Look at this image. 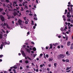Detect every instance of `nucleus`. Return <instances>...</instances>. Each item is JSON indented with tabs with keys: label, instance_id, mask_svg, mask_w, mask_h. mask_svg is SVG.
Segmentation results:
<instances>
[{
	"label": "nucleus",
	"instance_id": "obj_1",
	"mask_svg": "<svg viewBox=\"0 0 73 73\" xmlns=\"http://www.w3.org/2000/svg\"><path fill=\"white\" fill-rule=\"evenodd\" d=\"M58 57L59 58H63L65 57V56L63 54H60L58 55Z\"/></svg>",
	"mask_w": 73,
	"mask_h": 73
},
{
	"label": "nucleus",
	"instance_id": "obj_2",
	"mask_svg": "<svg viewBox=\"0 0 73 73\" xmlns=\"http://www.w3.org/2000/svg\"><path fill=\"white\" fill-rule=\"evenodd\" d=\"M0 17L1 20H2V21H5V18L3 15H0Z\"/></svg>",
	"mask_w": 73,
	"mask_h": 73
},
{
	"label": "nucleus",
	"instance_id": "obj_3",
	"mask_svg": "<svg viewBox=\"0 0 73 73\" xmlns=\"http://www.w3.org/2000/svg\"><path fill=\"white\" fill-rule=\"evenodd\" d=\"M21 52H22V55L23 57H26V55H25V53H24V51L22 50H21Z\"/></svg>",
	"mask_w": 73,
	"mask_h": 73
},
{
	"label": "nucleus",
	"instance_id": "obj_4",
	"mask_svg": "<svg viewBox=\"0 0 73 73\" xmlns=\"http://www.w3.org/2000/svg\"><path fill=\"white\" fill-rule=\"evenodd\" d=\"M68 14H67V17H68V18H70L71 17V15H70V12H69L67 13Z\"/></svg>",
	"mask_w": 73,
	"mask_h": 73
},
{
	"label": "nucleus",
	"instance_id": "obj_5",
	"mask_svg": "<svg viewBox=\"0 0 73 73\" xmlns=\"http://www.w3.org/2000/svg\"><path fill=\"white\" fill-rule=\"evenodd\" d=\"M13 13L14 16H16V15H18V13L16 11H14V12Z\"/></svg>",
	"mask_w": 73,
	"mask_h": 73
},
{
	"label": "nucleus",
	"instance_id": "obj_6",
	"mask_svg": "<svg viewBox=\"0 0 73 73\" xmlns=\"http://www.w3.org/2000/svg\"><path fill=\"white\" fill-rule=\"evenodd\" d=\"M2 44H3V45L4 46H5V44H7L8 45H9V44H10V42H9V43H7L6 42H5L4 43L3 42H2Z\"/></svg>",
	"mask_w": 73,
	"mask_h": 73
},
{
	"label": "nucleus",
	"instance_id": "obj_7",
	"mask_svg": "<svg viewBox=\"0 0 73 73\" xmlns=\"http://www.w3.org/2000/svg\"><path fill=\"white\" fill-rule=\"evenodd\" d=\"M34 16L35 17H34V19L35 20H37V15H36V14H35L34 15Z\"/></svg>",
	"mask_w": 73,
	"mask_h": 73
},
{
	"label": "nucleus",
	"instance_id": "obj_8",
	"mask_svg": "<svg viewBox=\"0 0 73 73\" xmlns=\"http://www.w3.org/2000/svg\"><path fill=\"white\" fill-rule=\"evenodd\" d=\"M26 50H27V52H28L29 53H30V52H31V51H30L29 49L27 48H26Z\"/></svg>",
	"mask_w": 73,
	"mask_h": 73
},
{
	"label": "nucleus",
	"instance_id": "obj_9",
	"mask_svg": "<svg viewBox=\"0 0 73 73\" xmlns=\"http://www.w3.org/2000/svg\"><path fill=\"white\" fill-rule=\"evenodd\" d=\"M68 11L69 12H70V11H72V7H71V9H70L69 7H68Z\"/></svg>",
	"mask_w": 73,
	"mask_h": 73
},
{
	"label": "nucleus",
	"instance_id": "obj_10",
	"mask_svg": "<svg viewBox=\"0 0 73 73\" xmlns=\"http://www.w3.org/2000/svg\"><path fill=\"white\" fill-rule=\"evenodd\" d=\"M18 22H19V23H22L23 21H22L21 20V19H19V21H18Z\"/></svg>",
	"mask_w": 73,
	"mask_h": 73
},
{
	"label": "nucleus",
	"instance_id": "obj_11",
	"mask_svg": "<svg viewBox=\"0 0 73 73\" xmlns=\"http://www.w3.org/2000/svg\"><path fill=\"white\" fill-rule=\"evenodd\" d=\"M70 44V42H67V45L68 46H69Z\"/></svg>",
	"mask_w": 73,
	"mask_h": 73
},
{
	"label": "nucleus",
	"instance_id": "obj_12",
	"mask_svg": "<svg viewBox=\"0 0 73 73\" xmlns=\"http://www.w3.org/2000/svg\"><path fill=\"white\" fill-rule=\"evenodd\" d=\"M3 38V35L1 34V35H0V39H2Z\"/></svg>",
	"mask_w": 73,
	"mask_h": 73
},
{
	"label": "nucleus",
	"instance_id": "obj_13",
	"mask_svg": "<svg viewBox=\"0 0 73 73\" xmlns=\"http://www.w3.org/2000/svg\"><path fill=\"white\" fill-rule=\"evenodd\" d=\"M69 54V51H68L67 52H66V54H67V56H69V55H70V54Z\"/></svg>",
	"mask_w": 73,
	"mask_h": 73
},
{
	"label": "nucleus",
	"instance_id": "obj_14",
	"mask_svg": "<svg viewBox=\"0 0 73 73\" xmlns=\"http://www.w3.org/2000/svg\"><path fill=\"white\" fill-rule=\"evenodd\" d=\"M65 36H66V40H68V36L66 35V34Z\"/></svg>",
	"mask_w": 73,
	"mask_h": 73
},
{
	"label": "nucleus",
	"instance_id": "obj_15",
	"mask_svg": "<svg viewBox=\"0 0 73 73\" xmlns=\"http://www.w3.org/2000/svg\"><path fill=\"white\" fill-rule=\"evenodd\" d=\"M14 69H17V65H15V66L13 67Z\"/></svg>",
	"mask_w": 73,
	"mask_h": 73
},
{
	"label": "nucleus",
	"instance_id": "obj_16",
	"mask_svg": "<svg viewBox=\"0 0 73 73\" xmlns=\"http://www.w3.org/2000/svg\"><path fill=\"white\" fill-rule=\"evenodd\" d=\"M33 50H34V51H36V48L35 47H34L33 48Z\"/></svg>",
	"mask_w": 73,
	"mask_h": 73
},
{
	"label": "nucleus",
	"instance_id": "obj_17",
	"mask_svg": "<svg viewBox=\"0 0 73 73\" xmlns=\"http://www.w3.org/2000/svg\"><path fill=\"white\" fill-rule=\"evenodd\" d=\"M71 68V67H67V68L66 69V70H68L69 69H70Z\"/></svg>",
	"mask_w": 73,
	"mask_h": 73
},
{
	"label": "nucleus",
	"instance_id": "obj_18",
	"mask_svg": "<svg viewBox=\"0 0 73 73\" xmlns=\"http://www.w3.org/2000/svg\"><path fill=\"white\" fill-rule=\"evenodd\" d=\"M3 44H1V46L0 47V49H3Z\"/></svg>",
	"mask_w": 73,
	"mask_h": 73
},
{
	"label": "nucleus",
	"instance_id": "obj_19",
	"mask_svg": "<svg viewBox=\"0 0 73 73\" xmlns=\"http://www.w3.org/2000/svg\"><path fill=\"white\" fill-rule=\"evenodd\" d=\"M52 44H50V49H52Z\"/></svg>",
	"mask_w": 73,
	"mask_h": 73
},
{
	"label": "nucleus",
	"instance_id": "obj_20",
	"mask_svg": "<svg viewBox=\"0 0 73 73\" xmlns=\"http://www.w3.org/2000/svg\"><path fill=\"white\" fill-rule=\"evenodd\" d=\"M1 31H2L3 32V33H5V31H4V30L3 29H2Z\"/></svg>",
	"mask_w": 73,
	"mask_h": 73
},
{
	"label": "nucleus",
	"instance_id": "obj_21",
	"mask_svg": "<svg viewBox=\"0 0 73 73\" xmlns=\"http://www.w3.org/2000/svg\"><path fill=\"white\" fill-rule=\"evenodd\" d=\"M56 65H57V63H55L54 64V66H55V67L57 66Z\"/></svg>",
	"mask_w": 73,
	"mask_h": 73
},
{
	"label": "nucleus",
	"instance_id": "obj_22",
	"mask_svg": "<svg viewBox=\"0 0 73 73\" xmlns=\"http://www.w3.org/2000/svg\"><path fill=\"white\" fill-rule=\"evenodd\" d=\"M25 8L27 9H28V6H27L25 5Z\"/></svg>",
	"mask_w": 73,
	"mask_h": 73
},
{
	"label": "nucleus",
	"instance_id": "obj_23",
	"mask_svg": "<svg viewBox=\"0 0 73 73\" xmlns=\"http://www.w3.org/2000/svg\"><path fill=\"white\" fill-rule=\"evenodd\" d=\"M46 57H47V58H48V57H49V55L48 54H47L46 55Z\"/></svg>",
	"mask_w": 73,
	"mask_h": 73
},
{
	"label": "nucleus",
	"instance_id": "obj_24",
	"mask_svg": "<svg viewBox=\"0 0 73 73\" xmlns=\"http://www.w3.org/2000/svg\"><path fill=\"white\" fill-rule=\"evenodd\" d=\"M61 31H64V29H63V28H61Z\"/></svg>",
	"mask_w": 73,
	"mask_h": 73
},
{
	"label": "nucleus",
	"instance_id": "obj_25",
	"mask_svg": "<svg viewBox=\"0 0 73 73\" xmlns=\"http://www.w3.org/2000/svg\"><path fill=\"white\" fill-rule=\"evenodd\" d=\"M66 62H69V60L68 59H66Z\"/></svg>",
	"mask_w": 73,
	"mask_h": 73
},
{
	"label": "nucleus",
	"instance_id": "obj_26",
	"mask_svg": "<svg viewBox=\"0 0 73 73\" xmlns=\"http://www.w3.org/2000/svg\"><path fill=\"white\" fill-rule=\"evenodd\" d=\"M7 28H8L9 29V28H10V27H9V26H8V25H7Z\"/></svg>",
	"mask_w": 73,
	"mask_h": 73
},
{
	"label": "nucleus",
	"instance_id": "obj_27",
	"mask_svg": "<svg viewBox=\"0 0 73 73\" xmlns=\"http://www.w3.org/2000/svg\"><path fill=\"white\" fill-rule=\"evenodd\" d=\"M2 11H3V9L0 8V12H1Z\"/></svg>",
	"mask_w": 73,
	"mask_h": 73
},
{
	"label": "nucleus",
	"instance_id": "obj_28",
	"mask_svg": "<svg viewBox=\"0 0 73 73\" xmlns=\"http://www.w3.org/2000/svg\"><path fill=\"white\" fill-rule=\"evenodd\" d=\"M25 23L26 24H28V21H25Z\"/></svg>",
	"mask_w": 73,
	"mask_h": 73
},
{
	"label": "nucleus",
	"instance_id": "obj_29",
	"mask_svg": "<svg viewBox=\"0 0 73 73\" xmlns=\"http://www.w3.org/2000/svg\"><path fill=\"white\" fill-rule=\"evenodd\" d=\"M70 49L72 50L73 49V46H71L70 47Z\"/></svg>",
	"mask_w": 73,
	"mask_h": 73
},
{
	"label": "nucleus",
	"instance_id": "obj_30",
	"mask_svg": "<svg viewBox=\"0 0 73 73\" xmlns=\"http://www.w3.org/2000/svg\"><path fill=\"white\" fill-rule=\"evenodd\" d=\"M6 1L7 3H9V0H6Z\"/></svg>",
	"mask_w": 73,
	"mask_h": 73
},
{
	"label": "nucleus",
	"instance_id": "obj_31",
	"mask_svg": "<svg viewBox=\"0 0 73 73\" xmlns=\"http://www.w3.org/2000/svg\"><path fill=\"white\" fill-rule=\"evenodd\" d=\"M52 59H49V61H52Z\"/></svg>",
	"mask_w": 73,
	"mask_h": 73
},
{
	"label": "nucleus",
	"instance_id": "obj_32",
	"mask_svg": "<svg viewBox=\"0 0 73 73\" xmlns=\"http://www.w3.org/2000/svg\"><path fill=\"white\" fill-rule=\"evenodd\" d=\"M25 62L26 63V64H28V61L26 60L25 61Z\"/></svg>",
	"mask_w": 73,
	"mask_h": 73
},
{
	"label": "nucleus",
	"instance_id": "obj_33",
	"mask_svg": "<svg viewBox=\"0 0 73 73\" xmlns=\"http://www.w3.org/2000/svg\"><path fill=\"white\" fill-rule=\"evenodd\" d=\"M3 55H0V58H1V57H3Z\"/></svg>",
	"mask_w": 73,
	"mask_h": 73
},
{
	"label": "nucleus",
	"instance_id": "obj_34",
	"mask_svg": "<svg viewBox=\"0 0 73 73\" xmlns=\"http://www.w3.org/2000/svg\"><path fill=\"white\" fill-rule=\"evenodd\" d=\"M68 26L69 27V25H70V23H68Z\"/></svg>",
	"mask_w": 73,
	"mask_h": 73
},
{
	"label": "nucleus",
	"instance_id": "obj_35",
	"mask_svg": "<svg viewBox=\"0 0 73 73\" xmlns=\"http://www.w3.org/2000/svg\"><path fill=\"white\" fill-rule=\"evenodd\" d=\"M31 43L32 44H33V45H34L35 44V43H34L33 42H31Z\"/></svg>",
	"mask_w": 73,
	"mask_h": 73
},
{
	"label": "nucleus",
	"instance_id": "obj_36",
	"mask_svg": "<svg viewBox=\"0 0 73 73\" xmlns=\"http://www.w3.org/2000/svg\"><path fill=\"white\" fill-rule=\"evenodd\" d=\"M13 4H17V2L16 1H15L13 2Z\"/></svg>",
	"mask_w": 73,
	"mask_h": 73
},
{
	"label": "nucleus",
	"instance_id": "obj_37",
	"mask_svg": "<svg viewBox=\"0 0 73 73\" xmlns=\"http://www.w3.org/2000/svg\"><path fill=\"white\" fill-rule=\"evenodd\" d=\"M62 61L63 62H65V59H62Z\"/></svg>",
	"mask_w": 73,
	"mask_h": 73
},
{
	"label": "nucleus",
	"instance_id": "obj_38",
	"mask_svg": "<svg viewBox=\"0 0 73 73\" xmlns=\"http://www.w3.org/2000/svg\"><path fill=\"white\" fill-rule=\"evenodd\" d=\"M20 69L22 70L23 69V67H20Z\"/></svg>",
	"mask_w": 73,
	"mask_h": 73
},
{
	"label": "nucleus",
	"instance_id": "obj_39",
	"mask_svg": "<svg viewBox=\"0 0 73 73\" xmlns=\"http://www.w3.org/2000/svg\"><path fill=\"white\" fill-rule=\"evenodd\" d=\"M70 72V70H69L68 71H66V72Z\"/></svg>",
	"mask_w": 73,
	"mask_h": 73
},
{
	"label": "nucleus",
	"instance_id": "obj_40",
	"mask_svg": "<svg viewBox=\"0 0 73 73\" xmlns=\"http://www.w3.org/2000/svg\"><path fill=\"white\" fill-rule=\"evenodd\" d=\"M61 48H63L64 46H63L62 45H61Z\"/></svg>",
	"mask_w": 73,
	"mask_h": 73
},
{
	"label": "nucleus",
	"instance_id": "obj_41",
	"mask_svg": "<svg viewBox=\"0 0 73 73\" xmlns=\"http://www.w3.org/2000/svg\"><path fill=\"white\" fill-rule=\"evenodd\" d=\"M63 20L64 21H66V19H65V18H63Z\"/></svg>",
	"mask_w": 73,
	"mask_h": 73
},
{
	"label": "nucleus",
	"instance_id": "obj_42",
	"mask_svg": "<svg viewBox=\"0 0 73 73\" xmlns=\"http://www.w3.org/2000/svg\"><path fill=\"white\" fill-rule=\"evenodd\" d=\"M4 73H7V71H4Z\"/></svg>",
	"mask_w": 73,
	"mask_h": 73
},
{
	"label": "nucleus",
	"instance_id": "obj_43",
	"mask_svg": "<svg viewBox=\"0 0 73 73\" xmlns=\"http://www.w3.org/2000/svg\"><path fill=\"white\" fill-rule=\"evenodd\" d=\"M4 36H7V34H4Z\"/></svg>",
	"mask_w": 73,
	"mask_h": 73
},
{
	"label": "nucleus",
	"instance_id": "obj_44",
	"mask_svg": "<svg viewBox=\"0 0 73 73\" xmlns=\"http://www.w3.org/2000/svg\"><path fill=\"white\" fill-rule=\"evenodd\" d=\"M17 13H20V11H19L18 10L17 11Z\"/></svg>",
	"mask_w": 73,
	"mask_h": 73
},
{
	"label": "nucleus",
	"instance_id": "obj_45",
	"mask_svg": "<svg viewBox=\"0 0 73 73\" xmlns=\"http://www.w3.org/2000/svg\"><path fill=\"white\" fill-rule=\"evenodd\" d=\"M36 72H38V69H36Z\"/></svg>",
	"mask_w": 73,
	"mask_h": 73
},
{
	"label": "nucleus",
	"instance_id": "obj_46",
	"mask_svg": "<svg viewBox=\"0 0 73 73\" xmlns=\"http://www.w3.org/2000/svg\"><path fill=\"white\" fill-rule=\"evenodd\" d=\"M5 14H6V13L5 12H4L3 13V15H5Z\"/></svg>",
	"mask_w": 73,
	"mask_h": 73
},
{
	"label": "nucleus",
	"instance_id": "obj_47",
	"mask_svg": "<svg viewBox=\"0 0 73 73\" xmlns=\"http://www.w3.org/2000/svg\"><path fill=\"white\" fill-rule=\"evenodd\" d=\"M68 21H70L71 20L70 19H69V18L68 19Z\"/></svg>",
	"mask_w": 73,
	"mask_h": 73
},
{
	"label": "nucleus",
	"instance_id": "obj_48",
	"mask_svg": "<svg viewBox=\"0 0 73 73\" xmlns=\"http://www.w3.org/2000/svg\"><path fill=\"white\" fill-rule=\"evenodd\" d=\"M29 15L30 16H32L33 15V14H29Z\"/></svg>",
	"mask_w": 73,
	"mask_h": 73
},
{
	"label": "nucleus",
	"instance_id": "obj_49",
	"mask_svg": "<svg viewBox=\"0 0 73 73\" xmlns=\"http://www.w3.org/2000/svg\"><path fill=\"white\" fill-rule=\"evenodd\" d=\"M36 3H38V0H36Z\"/></svg>",
	"mask_w": 73,
	"mask_h": 73
},
{
	"label": "nucleus",
	"instance_id": "obj_50",
	"mask_svg": "<svg viewBox=\"0 0 73 73\" xmlns=\"http://www.w3.org/2000/svg\"><path fill=\"white\" fill-rule=\"evenodd\" d=\"M31 64L32 65H34V66H35V64H34V63H31Z\"/></svg>",
	"mask_w": 73,
	"mask_h": 73
},
{
	"label": "nucleus",
	"instance_id": "obj_51",
	"mask_svg": "<svg viewBox=\"0 0 73 73\" xmlns=\"http://www.w3.org/2000/svg\"><path fill=\"white\" fill-rule=\"evenodd\" d=\"M33 28L34 29H35V28H36V26H34L33 27Z\"/></svg>",
	"mask_w": 73,
	"mask_h": 73
},
{
	"label": "nucleus",
	"instance_id": "obj_52",
	"mask_svg": "<svg viewBox=\"0 0 73 73\" xmlns=\"http://www.w3.org/2000/svg\"><path fill=\"white\" fill-rule=\"evenodd\" d=\"M19 6H20L21 7H22V4H20L19 5Z\"/></svg>",
	"mask_w": 73,
	"mask_h": 73
},
{
	"label": "nucleus",
	"instance_id": "obj_53",
	"mask_svg": "<svg viewBox=\"0 0 73 73\" xmlns=\"http://www.w3.org/2000/svg\"><path fill=\"white\" fill-rule=\"evenodd\" d=\"M12 70V69H10L9 70V72H11V71Z\"/></svg>",
	"mask_w": 73,
	"mask_h": 73
},
{
	"label": "nucleus",
	"instance_id": "obj_54",
	"mask_svg": "<svg viewBox=\"0 0 73 73\" xmlns=\"http://www.w3.org/2000/svg\"><path fill=\"white\" fill-rule=\"evenodd\" d=\"M4 26H6V23H4Z\"/></svg>",
	"mask_w": 73,
	"mask_h": 73
},
{
	"label": "nucleus",
	"instance_id": "obj_55",
	"mask_svg": "<svg viewBox=\"0 0 73 73\" xmlns=\"http://www.w3.org/2000/svg\"><path fill=\"white\" fill-rule=\"evenodd\" d=\"M58 48L59 49V48H60V46H58Z\"/></svg>",
	"mask_w": 73,
	"mask_h": 73
},
{
	"label": "nucleus",
	"instance_id": "obj_56",
	"mask_svg": "<svg viewBox=\"0 0 73 73\" xmlns=\"http://www.w3.org/2000/svg\"><path fill=\"white\" fill-rule=\"evenodd\" d=\"M1 2H4V0H1Z\"/></svg>",
	"mask_w": 73,
	"mask_h": 73
},
{
	"label": "nucleus",
	"instance_id": "obj_57",
	"mask_svg": "<svg viewBox=\"0 0 73 73\" xmlns=\"http://www.w3.org/2000/svg\"><path fill=\"white\" fill-rule=\"evenodd\" d=\"M40 67H42L43 66V65H42L41 64V65H40Z\"/></svg>",
	"mask_w": 73,
	"mask_h": 73
},
{
	"label": "nucleus",
	"instance_id": "obj_58",
	"mask_svg": "<svg viewBox=\"0 0 73 73\" xmlns=\"http://www.w3.org/2000/svg\"><path fill=\"white\" fill-rule=\"evenodd\" d=\"M48 66H49V67H50V66H51L50 64H49L48 65Z\"/></svg>",
	"mask_w": 73,
	"mask_h": 73
},
{
	"label": "nucleus",
	"instance_id": "obj_59",
	"mask_svg": "<svg viewBox=\"0 0 73 73\" xmlns=\"http://www.w3.org/2000/svg\"><path fill=\"white\" fill-rule=\"evenodd\" d=\"M47 70H48V71H49L50 70H49V68H47Z\"/></svg>",
	"mask_w": 73,
	"mask_h": 73
},
{
	"label": "nucleus",
	"instance_id": "obj_60",
	"mask_svg": "<svg viewBox=\"0 0 73 73\" xmlns=\"http://www.w3.org/2000/svg\"><path fill=\"white\" fill-rule=\"evenodd\" d=\"M26 12H29V10H27L26 11Z\"/></svg>",
	"mask_w": 73,
	"mask_h": 73
},
{
	"label": "nucleus",
	"instance_id": "obj_61",
	"mask_svg": "<svg viewBox=\"0 0 73 73\" xmlns=\"http://www.w3.org/2000/svg\"><path fill=\"white\" fill-rule=\"evenodd\" d=\"M1 25L2 26H3V25H4V24H3V23H2L1 24Z\"/></svg>",
	"mask_w": 73,
	"mask_h": 73
},
{
	"label": "nucleus",
	"instance_id": "obj_62",
	"mask_svg": "<svg viewBox=\"0 0 73 73\" xmlns=\"http://www.w3.org/2000/svg\"><path fill=\"white\" fill-rule=\"evenodd\" d=\"M3 6L4 7H5V4H3Z\"/></svg>",
	"mask_w": 73,
	"mask_h": 73
},
{
	"label": "nucleus",
	"instance_id": "obj_63",
	"mask_svg": "<svg viewBox=\"0 0 73 73\" xmlns=\"http://www.w3.org/2000/svg\"><path fill=\"white\" fill-rule=\"evenodd\" d=\"M61 37V35H59V36H58V38H60V37Z\"/></svg>",
	"mask_w": 73,
	"mask_h": 73
},
{
	"label": "nucleus",
	"instance_id": "obj_64",
	"mask_svg": "<svg viewBox=\"0 0 73 73\" xmlns=\"http://www.w3.org/2000/svg\"><path fill=\"white\" fill-rule=\"evenodd\" d=\"M71 23H73V20H72L71 21Z\"/></svg>",
	"mask_w": 73,
	"mask_h": 73
}]
</instances>
